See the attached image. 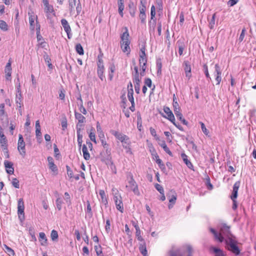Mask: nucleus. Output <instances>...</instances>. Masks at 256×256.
Here are the masks:
<instances>
[{
    "instance_id": "f257e3e1",
    "label": "nucleus",
    "mask_w": 256,
    "mask_h": 256,
    "mask_svg": "<svg viewBox=\"0 0 256 256\" xmlns=\"http://www.w3.org/2000/svg\"><path fill=\"white\" fill-rule=\"evenodd\" d=\"M209 230L212 232L216 240L220 242H222L224 241V237L229 236H232V234L230 230V226H227L226 224H222L220 227V233L213 228H210Z\"/></svg>"
},
{
    "instance_id": "f03ea898",
    "label": "nucleus",
    "mask_w": 256,
    "mask_h": 256,
    "mask_svg": "<svg viewBox=\"0 0 256 256\" xmlns=\"http://www.w3.org/2000/svg\"><path fill=\"white\" fill-rule=\"evenodd\" d=\"M100 158L102 162H104L106 165L114 164L111 156V150L106 149L102 151L100 154Z\"/></svg>"
},
{
    "instance_id": "7ed1b4c3",
    "label": "nucleus",
    "mask_w": 256,
    "mask_h": 256,
    "mask_svg": "<svg viewBox=\"0 0 256 256\" xmlns=\"http://www.w3.org/2000/svg\"><path fill=\"white\" fill-rule=\"evenodd\" d=\"M174 110L176 118L182 122L186 125L188 126V122L182 117V114L180 112V107L177 102L174 101L173 102Z\"/></svg>"
},
{
    "instance_id": "20e7f679",
    "label": "nucleus",
    "mask_w": 256,
    "mask_h": 256,
    "mask_svg": "<svg viewBox=\"0 0 256 256\" xmlns=\"http://www.w3.org/2000/svg\"><path fill=\"white\" fill-rule=\"evenodd\" d=\"M24 205L22 198H20L18 203V214L20 222H23L25 219L24 216Z\"/></svg>"
},
{
    "instance_id": "39448f33",
    "label": "nucleus",
    "mask_w": 256,
    "mask_h": 256,
    "mask_svg": "<svg viewBox=\"0 0 256 256\" xmlns=\"http://www.w3.org/2000/svg\"><path fill=\"white\" fill-rule=\"evenodd\" d=\"M110 132L122 144H128V142L129 138L127 136L114 130H111Z\"/></svg>"
},
{
    "instance_id": "423d86ee",
    "label": "nucleus",
    "mask_w": 256,
    "mask_h": 256,
    "mask_svg": "<svg viewBox=\"0 0 256 256\" xmlns=\"http://www.w3.org/2000/svg\"><path fill=\"white\" fill-rule=\"evenodd\" d=\"M5 105L4 104H0V117L1 120L2 121V122H4L6 124H8V116L4 110Z\"/></svg>"
},
{
    "instance_id": "0eeeda50",
    "label": "nucleus",
    "mask_w": 256,
    "mask_h": 256,
    "mask_svg": "<svg viewBox=\"0 0 256 256\" xmlns=\"http://www.w3.org/2000/svg\"><path fill=\"white\" fill-rule=\"evenodd\" d=\"M114 201L117 210L122 212L124 210V206L121 196H118L114 197Z\"/></svg>"
},
{
    "instance_id": "6e6552de",
    "label": "nucleus",
    "mask_w": 256,
    "mask_h": 256,
    "mask_svg": "<svg viewBox=\"0 0 256 256\" xmlns=\"http://www.w3.org/2000/svg\"><path fill=\"white\" fill-rule=\"evenodd\" d=\"M61 24L64 31L66 32L68 38H71V28L66 20L63 18L61 20Z\"/></svg>"
},
{
    "instance_id": "1a4fd4ad",
    "label": "nucleus",
    "mask_w": 256,
    "mask_h": 256,
    "mask_svg": "<svg viewBox=\"0 0 256 256\" xmlns=\"http://www.w3.org/2000/svg\"><path fill=\"white\" fill-rule=\"evenodd\" d=\"M4 166L6 172L9 174H12L14 173V164L8 160H4Z\"/></svg>"
},
{
    "instance_id": "9d476101",
    "label": "nucleus",
    "mask_w": 256,
    "mask_h": 256,
    "mask_svg": "<svg viewBox=\"0 0 256 256\" xmlns=\"http://www.w3.org/2000/svg\"><path fill=\"white\" fill-rule=\"evenodd\" d=\"M240 181L236 182L234 186L232 195L230 196L231 199H236L238 197V190L240 186Z\"/></svg>"
},
{
    "instance_id": "9b49d317",
    "label": "nucleus",
    "mask_w": 256,
    "mask_h": 256,
    "mask_svg": "<svg viewBox=\"0 0 256 256\" xmlns=\"http://www.w3.org/2000/svg\"><path fill=\"white\" fill-rule=\"evenodd\" d=\"M183 64L186 76L190 79L192 77L190 64L188 61H184Z\"/></svg>"
},
{
    "instance_id": "f8f14e48",
    "label": "nucleus",
    "mask_w": 256,
    "mask_h": 256,
    "mask_svg": "<svg viewBox=\"0 0 256 256\" xmlns=\"http://www.w3.org/2000/svg\"><path fill=\"white\" fill-rule=\"evenodd\" d=\"M130 41L120 42V47L124 52H127L129 54L130 52Z\"/></svg>"
},
{
    "instance_id": "ddd939ff",
    "label": "nucleus",
    "mask_w": 256,
    "mask_h": 256,
    "mask_svg": "<svg viewBox=\"0 0 256 256\" xmlns=\"http://www.w3.org/2000/svg\"><path fill=\"white\" fill-rule=\"evenodd\" d=\"M226 239L225 240L224 242L228 247L231 246L232 244H238V242L236 240L235 236L232 234V236L226 237Z\"/></svg>"
},
{
    "instance_id": "4468645a",
    "label": "nucleus",
    "mask_w": 256,
    "mask_h": 256,
    "mask_svg": "<svg viewBox=\"0 0 256 256\" xmlns=\"http://www.w3.org/2000/svg\"><path fill=\"white\" fill-rule=\"evenodd\" d=\"M167 196L170 198L169 202L170 204H175L176 200L177 195L176 192L174 190H170L169 192L167 194Z\"/></svg>"
},
{
    "instance_id": "2eb2a0df",
    "label": "nucleus",
    "mask_w": 256,
    "mask_h": 256,
    "mask_svg": "<svg viewBox=\"0 0 256 256\" xmlns=\"http://www.w3.org/2000/svg\"><path fill=\"white\" fill-rule=\"evenodd\" d=\"M214 68H215V72L216 73V80L217 82L216 84H219L222 80V78H221L222 72L220 70V67L218 64H216Z\"/></svg>"
},
{
    "instance_id": "dca6fc26",
    "label": "nucleus",
    "mask_w": 256,
    "mask_h": 256,
    "mask_svg": "<svg viewBox=\"0 0 256 256\" xmlns=\"http://www.w3.org/2000/svg\"><path fill=\"white\" fill-rule=\"evenodd\" d=\"M164 112L167 114V116H165L166 118H168L170 122L175 121L174 115L168 107H164Z\"/></svg>"
},
{
    "instance_id": "f3484780",
    "label": "nucleus",
    "mask_w": 256,
    "mask_h": 256,
    "mask_svg": "<svg viewBox=\"0 0 256 256\" xmlns=\"http://www.w3.org/2000/svg\"><path fill=\"white\" fill-rule=\"evenodd\" d=\"M227 249L228 250L230 251L236 256L239 255L240 252V250L237 246V244H232L231 246L228 247Z\"/></svg>"
},
{
    "instance_id": "a211bd4d",
    "label": "nucleus",
    "mask_w": 256,
    "mask_h": 256,
    "mask_svg": "<svg viewBox=\"0 0 256 256\" xmlns=\"http://www.w3.org/2000/svg\"><path fill=\"white\" fill-rule=\"evenodd\" d=\"M0 143L2 146H4L7 145V140L6 136L3 132V129L0 126Z\"/></svg>"
},
{
    "instance_id": "6ab92c4d",
    "label": "nucleus",
    "mask_w": 256,
    "mask_h": 256,
    "mask_svg": "<svg viewBox=\"0 0 256 256\" xmlns=\"http://www.w3.org/2000/svg\"><path fill=\"white\" fill-rule=\"evenodd\" d=\"M36 135L37 140H42V133L40 132V126L39 120H37L36 122Z\"/></svg>"
},
{
    "instance_id": "aec40b11",
    "label": "nucleus",
    "mask_w": 256,
    "mask_h": 256,
    "mask_svg": "<svg viewBox=\"0 0 256 256\" xmlns=\"http://www.w3.org/2000/svg\"><path fill=\"white\" fill-rule=\"evenodd\" d=\"M181 157L186 166L190 169L193 170L194 166L192 162L188 159V156L184 154H181Z\"/></svg>"
},
{
    "instance_id": "412c9836",
    "label": "nucleus",
    "mask_w": 256,
    "mask_h": 256,
    "mask_svg": "<svg viewBox=\"0 0 256 256\" xmlns=\"http://www.w3.org/2000/svg\"><path fill=\"white\" fill-rule=\"evenodd\" d=\"M123 30H124L122 34L120 36V42H125V41H130L129 38V33L128 31V29L127 27H124Z\"/></svg>"
},
{
    "instance_id": "4be33fe9",
    "label": "nucleus",
    "mask_w": 256,
    "mask_h": 256,
    "mask_svg": "<svg viewBox=\"0 0 256 256\" xmlns=\"http://www.w3.org/2000/svg\"><path fill=\"white\" fill-rule=\"evenodd\" d=\"M139 250L143 256H148L145 242L140 244Z\"/></svg>"
},
{
    "instance_id": "5701e85b",
    "label": "nucleus",
    "mask_w": 256,
    "mask_h": 256,
    "mask_svg": "<svg viewBox=\"0 0 256 256\" xmlns=\"http://www.w3.org/2000/svg\"><path fill=\"white\" fill-rule=\"evenodd\" d=\"M74 116L75 118L78 120V122L77 124H82L86 122V118L84 116H83L81 114L74 112Z\"/></svg>"
},
{
    "instance_id": "b1692460",
    "label": "nucleus",
    "mask_w": 256,
    "mask_h": 256,
    "mask_svg": "<svg viewBox=\"0 0 256 256\" xmlns=\"http://www.w3.org/2000/svg\"><path fill=\"white\" fill-rule=\"evenodd\" d=\"M25 142L18 143V149L20 153V154L23 156L26 155V150H25Z\"/></svg>"
},
{
    "instance_id": "393cba45",
    "label": "nucleus",
    "mask_w": 256,
    "mask_h": 256,
    "mask_svg": "<svg viewBox=\"0 0 256 256\" xmlns=\"http://www.w3.org/2000/svg\"><path fill=\"white\" fill-rule=\"evenodd\" d=\"M176 44L178 47V53L180 56H182L183 54L184 50L185 48V44L184 42V40H178Z\"/></svg>"
},
{
    "instance_id": "a878e982",
    "label": "nucleus",
    "mask_w": 256,
    "mask_h": 256,
    "mask_svg": "<svg viewBox=\"0 0 256 256\" xmlns=\"http://www.w3.org/2000/svg\"><path fill=\"white\" fill-rule=\"evenodd\" d=\"M40 236V244L42 246H46L47 244L48 239L46 237V236L44 232H41L39 234Z\"/></svg>"
},
{
    "instance_id": "bb28decb",
    "label": "nucleus",
    "mask_w": 256,
    "mask_h": 256,
    "mask_svg": "<svg viewBox=\"0 0 256 256\" xmlns=\"http://www.w3.org/2000/svg\"><path fill=\"white\" fill-rule=\"evenodd\" d=\"M82 152H83L84 158L86 160H90V154L88 150V148L86 144L82 145Z\"/></svg>"
},
{
    "instance_id": "cd10ccee",
    "label": "nucleus",
    "mask_w": 256,
    "mask_h": 256,
    "mask_svg": "<svg viewBox=\"0 0 256 256\" xmlns=\"http://www.w3.org/2000/svg\"><path fill=\"white\" fill-rule=\"evenodd\" d=\"M212 250L215 254V256H226L222 250L220 248L212 247Z\"/></svg>"
},
{
    "instance_id": "c85d7f7f",
    "label": "nucleus",
    "mask_w": 256,
    "mask_h": 256,
    "mask_svg": "<svg viewBox=\"0 0 256 256\" xmlns=\"http://www.w3.org/2000/svg\"><path fill=\"white\" fill-rule=\"evenodd\" d=\"M99 194L101 198L102 203L104 204L105 206H106L108 204V202L107 198L106 197L104 191V190H100L99 191Z\"/></svg>"
},
{
    "instance_id": "c756f323",
    "label": "nucleus",
    "mask_w": 256,
    "mask_h": 256,
    "mask_svg": "<svg viewBox=\"0 0 256 256\" xmlns=\"http://www.w3.org/2000/svg\"><path fill=\"white\" fill-rule=\"evenodd\" d=\"M118 12L120 14V15L123 17L124 16V13L123 10H124V2H118Z\"/></svg>"
},
{
    "instance_id": "7c9ffc66",
    "label": "nucleus",
    "mask_w": 256,
    "mask_h": 256,
    "mask_svg": "<svg viewBox=\"0 0 256 256\" xmlns=\"http://www.w3.org/2000/svg\"><path fill=\"white\" fill-rule=\"evenodd\" d=\"M128 7L130 8V13L132 16L134 17L135 16L136 8L134 5L133 2H131L128 4Z\"/></svg>"
},
{
    "instance_id": "2f4dec72",
    "label": "nucleus",
    "mask_w": 256,
    "mask_h": 256,
    "mask_svg": "<svg viewBox=\"0 0 256 256\" xmlns=\"http://www.w3.org/2000/svg\"><path fill=\"white\" fill-rule=\"evenodd\" d=\"M50 238L53 242H58V232L54 230H52L50 234Z\"/></svg>"
},
{
    "instance_id": "473e14b6",
    "label": "nucleus",
    "mask_w": 256,
    "mask_h": 256,
    "mask_svg": "<svg viewBox=\"0 0 256 256\" xmlns=\"http://www.w3.org/2000/svg\"><path fill=\"white\" fill-rule=\"evenodd\" d=\"M69 10L70 12L74 11L76 6V0H68Z\"/></svg>"
},
{
    "instance_id": "72a5a7b5",
    "label": "nucleus",
    "mask_w": 256,
    "mask_h": 256,
    "mask_svg": "<svg viewBox=\"0 0 256 256\" xmlns=\"http://www.w3.org/2000/svg\"><path fill=\"white\" fill-rule=\"evenodd\" d=\"M44 58L45 60V62L48 64V66L50 69L52 68V64L51 63V59L49 57V56L46 54V53H45V54L44 55Z\"/></svg>"
},
{
    "instance_id": "f704fd0d",
    "label": "nucleus",
    "mask_w": 256,
    "mask_h": 256,
    "mask_svg": "<svg viewBox=\"0 0 256 256\" xmlns=\"http://www.w3.org/2000/svg\"><path fill=\"white\" fill-rule=\"evenodd\" d=\"M128 186H126V188H129L130 189H132V188L135 186H136L137 184H136V182L134 180L133 178V176L132 175L130 176V178L128 180Z\"/></svg>"
},
{
    "instance_id": "c9c22d12",
    "label": "nucleus",
    "mask_w": 256,
    "mask_h": 256,
    "mask_svg": "<svg viewBox=\"0 0 256 256\" xmlns=\"http://www.w3.org/2000/svg\"><path fill=\"white\" fill-rule=\"evenodd\" d=\"M136 236L138 240L140 242H144V238L140 235V230L139 226H136Z\"/></svg>"
},
{
    "instance_id": "e433bc0d",
    "label": "nucleus",
    "mask_w": 256,
    "mask_h": 256,
    "mask_svg": "<svg viewBox=\"0 0 256 256\" xmlns=\"http://www.w3.org/2000/svg\"><path fill=\"white\" fill-rule=\"evenodd\" d=\"M44 6V12L46 13H52L54 12V10L53 6L52 5H50V4H48Z\"/></svg>"
},
{
    "instance_id": "4c0bfd02",
    "label": "nucleus",
    "mask_w": 256,
    "mask_h": 256,
    "mask_svg": "<svg viewBox=\"0 0 256 256\" xmlns=\"http://www.w3.org/2000/svg\"><path fill=\"white\" fill-rule=\"evenodd\" d=\"M16 104L17 108L18 110L19 114L20 116H22L23 114V112H22V107L24 106L23 101H22V102L16 101Z\"/></svg>"
},
{
    "instance_id": "58836bf2",
    "label": "nucleus",
    "mask_w": 256,
    "mask_h": 256,
    "mask_svg": "<svg viewBox=\"0 0 256 256\" xmlns=\"http://www.w3.org/2000/svg\"><path fill=\"white\" fill-rule=\"evenodd\" d=\"M76 50L77 53L80 55H83L84 54L83 48L80 44H76Z\"/></svg>"
},
{
    "instance_id": "ea45409f",
    "label": "nucleus",
    "mask_w": 256,
    "mask_h": 256,
    "mask_svg": "<svg viewBox=\"0 0 256 256\" xmlns=\"http://www.w3.org/2000/svg\"><path fill=\"white\" fill-rule=\"evenodd\" d=\"M0 28L4 32L8 30V24L6 22L3 20H0Z\"/></svg>"
},
{
    "instance_id": "a19ab883",
    "label": "nucleus",
    "mask_w": 256,
    "mask_h": 256,
    "mask_svg": "<svg viewBox=\"0 0 256 256\" xmlns=\"http://www.w3.org/2000/svg\"><path fill=\"white\" fill-rule=\"evenodd\" d=\"M4 248L6 251V252L10 256L11 255L12 256L14 255L15 253H14V250L10 248L7 245L4 244Z\"/></svg>"
},
{
    "instance_id": "79ce46f5",
    "label": "nucleus",
    "mask_w": 256,
    "mask_h": 256,
    "mask_svg": "<svg viewBox=\"0 0 256 256\" xmlns=\"http://www.w3.org/2000/svg\"><path fill=\"white\" fill-rule=\"evenodd\" d=\"M94 250L98 256H104L102 252V248L100 245L95 246Z\"/></svg>"
},
{
    "instance_id": "37998d69",
    "label": "nucleus",
    "mask_w": 256,
    "mask_h": 256,
    "mask_svg": "<svg viewBox=\"0 0 256 256\" xmlns=\"http://www.w3.org/2000/svg\"><path fill=\"white\" fill-rule=\"evenodd\" d=\"M86 206H87L86 212L88 214V216L90 218H92V212L90 202L88 200L86 202Z\"/></svg>"
},
{
    "instance_id": "c03bdc74",
    "label": "nucleus",
    "mask_w": 256,
    "mask_h": 256,
    "mask_svg": "<svg viewBox=\"0 0 256 256\" xmlns=\"http://www.w3.org/2000/svg\"><path fill=\"white\" fill-rule=\"evenodd\" d=\"M94 130L93 128L91 129L90 132L89 134V138L92 142H93L95 144H96V139L95 134L94 132Z\"/></svg>"
},
{
    "instance_id": "a18cd8bd",
    "label": "nucleus",
    "mask_w": 256,
    "mask_h": 256,
    "mask_svg": "<svg viewBox=\"0 0 256 256\" xmlns=\"http://www.w3.org/2000/svg\"><path fill=\"white\" fill-rule=\"evenodd\" d=\"M62 201L60 198H58L56 200V206L58 210H60L62 208Z\"/></svg>"
},
{
    "instance_id": "49530a36",
    "label": "nucleus",
    "mask_w": 256,
    "mask_h": 256,
    "mask_svg": "<svg viewBox=\"0 0 256 256\" xmlns=\"http://www.w3.org/2000/svg\"><path fill=\"white\" fill-rule=\"evenodd\" d=\"M104 70V68H102H102H98L97 69L98 75V77L100 78L102 80H103L104 78V76L103 74Z\"/></svg>"
},
{
    "instance_id": "de8ad7c7",
    "label": "nucleus",
    "mask_w": 256,
    "mask_h": 256,
    "mask_svg": "<svg viewBox=\"0 0 256 256\" xmlns=\"http://www.w3.org/2000/svg\"><path fill=\"white\" fill-rule=\"evenodd\" d=\"M145 50H146V48H145V46H142V48H140V58H146Z\"/></svg>"
},
{
    "instance_id": "09e8293b",
    "label": "nucleus",
    "mask_w": 256,
    "mask_h": 256,
    "mask_svg": "<svg viewBox=\"0 0 256 256\" xmlns=\"http://www.w3.org/2000/svg\"><path fill=\"white\" fill-rule=\"evenodd\" d=\"M215 16H216V14H214L212 15L210 22H209L208 26H209V28H210V29H211V30L213 29L214 27V22H215Z\"/></svg>"
},
{
    "instance_id": "8fccbe9b",
    "label": "nucleus",
    "mask_w": 256,
    "mask_h": 256,
    "mask_svg": "<svg viewBox=\"0 0 256 256\" xmlns=\"http://www.w3.org/2000/svg\"><path fill=\"white\" fill-rule=\"evenodd\" d=\"M5 73H12L11 62L9 60L5 67Z\"/></svg>"
},
{
    "instance_id": "3c124183",
    "label": "nucleus",
    "mask_w": 256,
    "mask_h": 256,
    "mask_svg": "<svg viewBox=\"0 0 256 256\" xmlns=\"http://www.w3.org/2000/svg\"><path fill=\"white\" fill-rule=\"evenodd\" d=\"M12 185L16 188H20L19 181L16 178H14L12 182Z\"/></svg>"
},
{
    "instance_id": "603ef678",
    "label": "nucleus",
    "mask_w": 256,
    "mask_h": 256,
    "mask_svg": "<svg viewBox=\"0 0 256 256\" xmlns=\"http://www.w3.org/2000/svg\"><path fill=\"white\" fill-rule=\"evenodd\" d=\"M133 94L134 92H132L131 91L130 92H128V98L131 104L134 103Z\"/></svg>"
},
{
    "instance_id": "864d4df0",
    "label": "nucleus",
    "mask_w": 256,
    "mask_h": 256,
    "mask_svg": "<svg viewBox=\"0 0 256 256\" xmlns=\"http://www.w3.org/2000/svg\"><path fill=\"white\" fill-rule=\"evenodd\" d=\"M155 15H156V8L154 6H152L151 7V10H150V19H151V20L154 19V18L155 17Z\"/></svg>"
},
{
    "instance_id": "5fc2aeb1",
    "label": "nucleus",
    "mask_w": 256,
    "mask_h": 256,
    "mask_svg": "<svg viewBox=\"0 0 256 256\" xmlns=\"http://www.w3.org/2000/svg\"><path fill=\"white\" fill-rule=\"evenodd\" d=\"M200 126H201V128H202V132L206 136L208 135V133H209V132L208 130L206 129L204 124L202 122H200Z\"/></svg>"
},
{
    "instance_id": "6e6d98bb",
    "label": "nucleus",
    "mask_w": 256,
    "mask_h": 256,
    "mask_svg": "<svg viewBox=\"0 0 256 256\" xmlns=\"http://www.w3.org/2000/svg\"><path fill=\"white\" fill-rule=\"evenodd\" d=\"M83 126L82 124H77L76 125V134L77 136H81L82 135L81 133V127Z\"/></svg>"
},
{
    "instance_id": "4d7b16f0",
    "label": "nucleus",
    "mask_w": 256,
    "mask_h": 256,
    "mask_svg": "<svg viewBox=\"0 0 256 256\" xmlns=\"http://www.w3.org/2000/svg\"><path fill=\"white\" fill-rule=\"evenodd\" d=\"M154 186L156 190L158 191L160 194H163V192H164V190L162 186L161 185L158 184H156L154 185Z\"/></svg>"
},
{
    "instance_id": "13d9d810",
    "label": "nucleus",
    "mask_w": 256,
    "mask_h": 256,
    "mask_svg": "<svg viewBox=\"0 0 256 256\" xmlns=\"http://www.w3.org/2000/svg\"><path fill=\"white\" fill-rule=\"evenodd\" d=\"M152 20H153V24H152V22L150 21L149 22V24H148L150 29V32L151 31L152 29V30L153 32L154 31L155 26L156 24V19H154Z\"/></svg>"
},
{
    "instance_id": "bf43d9fd",
    "label": "nucleus",
    "mask_w": 256,
    "mask_h": 256,
    "mask_svg": "<svg viewBox=\"0 0 256 256\" xmlns=\"http://www.w3.org/2000/svg\"><path fill=\"white\" fill-rule=\"evenodd\" d=\"M156 162L158 164L160 168L162 170H163L166 168L164 164L162 163V160L158 158L156 160Z\"/></svg>"
},
{
    "instance_id": "052dcab7",
    "label": "nucleus",
    "mask_w": 256,
    "mask_h": 256,
    "mask_svg": "<svg viewBox=\"0 0 256 256\" xmlns=\"http://www.w3.org/2000/svg\"><path fill=\"white\" fill-rule=\"evenodd\" d=\"M49 168L54 172H57L58 170L56 165L54 163L48 164Z\"/></svg>"
},
{
    "instance_id": "680f3d73",
    "label": "nucleus",
    "mask_w": 256,
    "mask_h": 256,
    "mask_svg": "<svg viewBox=\"0 0 256 256\" xmlns=\"http://www.w3.org/2000/svg\"><path fill=\"white\" fill-rule=\"evenodd\" d=\"M67 174L70 178H73V172L70 168L68 166H66Z\"/></svg>"
},
{
    "instance_id": "e2e57ef3",
    "label": "nucleus",
    "mask_w": 256,
    "mask_h": 256,
    "mask_svg": "<svg viewBox=\"0 0 256 256\" xmlns=\"http://www.w3.org/2000/svg\"><path fill=\"white\" fill-rule=\"evenodd\" d=\"M206 185L208 188L210 190H211L213 188V186L210 182V178L209 176H208L206 178Z\"/></svg>"
},
{
    "instance_id": "0e129e2a",
    "label": "nucleus",
    "mask_w": 256,
    "mask_h": 256,
    "mask_svg": "<svg viewBox=\"0 0 256 256\" xmlns=\"http://www.w3.org/2000/svg\"><path fill=\"white\" fill-rule=\"evenodd\" d=\"M150 134L152 136H154L156 138V140H159V138L156 135V131L154 128H152V127L150 128Z\"/></svg>"
},
{
    "instance_id": "69168bd1",
    "label": "nucleus",
    "mask_w": 256,
    "mask_h": 256,
    "mask_svg": "<svg viewBox=\"0 0 256 256\" xmlns=\"http://www.w3.org/2000/svg\"><path fill=\"white\" fill-rule=\"evenodd\" d=\"M139 17L141 23L145 24H146V14H140Z\"/></svg>"
},
{
    "instance_id": "338daca9",
    "label": "nucleus",
    "mask_w": 256,
    "mask_h": 256,
    "mask_svg": "<svg viewBox=\"0 0 256 256\" xmlns=\"http://www.w3.org/2000/svg\"><path fill=\"white\" fill-rule=\"evenodd\" d=\"M145 86H147L149 88H150L152 85V82L150 78H146L144 80Z\"/></svg>"
},
{
    "instance_id": "774afa93",
    "label": "nucleus",
    "mask_w": 256,
    "mask_h": 256,
    "mask_svg": "<svg viewBox=\"0 0 256 256\" xmlns=\"http://www.w3.org/2000/svg\"><path fill=\"white\" fill-rule=\"evenodd\" d=\"M79 105H80L79 110H80V112H82V114H87V112H86V108L83 106L82 104H80Z\"/></svg>"
}]
</instances>
